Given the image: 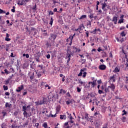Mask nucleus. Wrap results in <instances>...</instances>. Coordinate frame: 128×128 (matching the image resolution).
I'll return each instance as SVG.
<instances>
[{
    "instance_id": "obj_1",
    "label": "nucleus",
    "mask_w": 128,
    "mask_h": 128,
    "mask_svg": "<svg viewBox=\"0 0 128 128\" xmlns=\"http://www.w3.org/2000/svg\"><path fill=\"white\" fill-rule=\"evenodd\" d=\"M70 50H68L67 51V54L66 55V58H67V62L68 64V62H70V58L72 56V55H70Z\"/></svg>"
},
{
    "instance_id": "obj_2",
    "label": "nucleus",
    "mask_w": 128,
    "mask_h": 128,
    "mask_svg": "<svg viewBox=\"0 0 128 128\" xmlns=\"http://www.w3.org/2000/svg\"><path fill=\"white\" fill-rule=\"evenodd\" d=\"M94 118H98L100 120V118H102V114H100V112L97 111L95 112L94 114Z\"/></svg>"
},
{
    "instance_id": "obj_3",
    "label": "nucleus",
    "mask_w": 128,
    "mask_h": 128,
    "mask_svg": "<svg viewBox=\"0 0 128 128\" xmlns=\"http://www.w3.org/2000/svg\"><path fill=\"white\" fill-rule=\"evenodd\" d=\"M56 38V34H50V37L49 38V40H52V42H54V40Z\"/></svg>"
},
{
    "instance_id": "obj_4",
    "label": "nucleus",
    "mask_w": 128,
    "mask_h": 128,
    "mask_svg": "<svg viewBox=\"0 0 128 128\" xmlns=\"http://www.w3.org/2000/svg\"><path fill=\"white\" fill-rule=\"evenodd\" d=\"M108 6V4H106V2H104V4H102V8L104 12H106L108 11V9L106 8Z\"/></svg>"
},
{
    "instance_id": "obj_5",
    "label": "nucleus",
    "mask_w": 128,
    "mask_h": 128,
    "mask_svg": "<svg viewBox=\"0 0 128 128\" xmlns=\"http://www.w3.org/2000/svg\"><path fill=\"white\" fill-rule=\"evenodd\" d=\"M40 56L38 52H37L34 54V58L36 60V62H40Z\"/></svg>"
},
{
    "instance_id": "obj_6",
    "label": "nucleus",
    "mask_w": 128,
    "mask_h": 128,
    "mask_svg": "<svg viewBox=\"0 0 128 128\" xmlns=\"http://www.w3.org/2000/svg\"><path fill=\"white\" fill-rule=\"evenodd\" d=\"M99 68L101 70H104L106 68V66L104 64H101L99 66Z\"/></svg>"
},
{
    "instance_id": "obj_7",
    "label": "nucleus",
    "mask_w": 128,
    "mask_h": 128,
    "mask_svg": "<svg viewBox=\"0 0 128 128\" xmlns=\"http://www.w3.org/2000/svg\"><path fill=\"white\" fill-rule=\"evenodd\" d=\"M18 89L16 90V92H20L22 90H24V85H21L20 86L18 87Z\"/></svg>"
},
{
    "instance_id": "obj_8",
    "label": "nucleus",
    "mask_w": 128,
    "mask_h": 128,
    "mask_svg": "<svg viewBox=\"0 0 128 128\" xmlns=\"http://www.w3.org/2000/svg\"><path fill=\"white\" fill-rule=\"evenodd\" d=\"M109 88H110L111 90L113 91L114 90V88H116V86L114 84H111L110 86H108Z\"/></svg>"
},
{
    "instance_id": "obj_9",
    "label": "nucleus",
    "mask_w": 128,
    "mask_h": 128,
    "mask_svg": "<svg viewBox=\"0 0 128 128\" xmlns=\"http://www.w3.org/2000/svg\"><path fill=\"white\" fill-rule=\"evenodd\" d=\"M116 75H113L110 77V81L112 82H116Z\"/></svg>"
},
{
    "instance_id": "obj_10",
    "label": "nucleus",
    "mask_w": 128,
    "mask_h": 128,
    "mask_svg": "<svg viewBox=\"0 0 128 128\" xmlns=\"http://www.w3.org/2000/svg\"><path fill=\"white\" fill-rule=\"evenodd\" d=\"M112 22H114V24H116V22H118V17H116V16H114L113 17V18H112Z\"/></svg>"
},
{
    "instance_id": "obj_11",
    "label": "nucleus",
    "mask_w": 128,
    "mask_h": 128,
    "mask_svg": "<svg viewBox=\"0 0 128 128\" xmlns=\"http://www.w3.org/2000/svg\"><path fill=\"white\" fill-rule=\"evenodd\" d=\"M86 70V68H84V69H81L80 70V72L78 74V76H82V72H84Z\"/></svg>"
},
{
    "instance_id": "obj_12",
    "label": "nucleus",
    "mask_w": 128,
    "mask_h": 128,
    "mask_svg": "<svg viewBox=\"0 0 128 128\" xmlns=\"http://www.w3.org/2000/svg\"><path fill=\"white\" fill-rule=\"evenodd\" d=\"M12 106V104L9 102H6L5 104V108H8L10 109Z\"/></svg>"
},
{
    "instance_id": "obj_13",
    "label": "nucleus",
    "mask_w": 128,
    "mask_h": 128,
    "mask_svg": "<svg viewBox=\"0 0 128 128\" xmlns=\"http://www.w3.org/2000/svg\"><path fill=\"white\" fill-rule=\"evenodd\" d=\"M26 4L25 0H22L20 2H18V4H20V6H23V4Z\"/></svg>"
},
{
    "instance_id": "obj_14",
    "label": "nucleus",
    "mask_w": 128,
    "mask_h": 128,
    "mask_svg": "<svg viewBox=\"0 0 128 128\" xmlns=\"http://www.w3.org/2000/svg\"><path fill=\"white\" fill-rule=\"evenodd\" d=\"M78 83L80 84H82V86H83L85 88H86V82H82V80H79Z\"/></svg>"
},
{
    "instance_id": "obj_15",
    "label": "nucleus",
    "mask_w": 128,
    "mask_h": 128,
    "mask_svg": "<svg viewBox=\"0 0 128 128\" xmlns=\"http://www.w3.org/2000/svg\"><path fill=\"white\" fill-rule=\"evenodd\" d=\"M96 82V80H94L92 82H91L92 88H94Z\"/></svg>"
},
{
    "instance_id": "obj_16",
    "label": "nucleus",
    "mask_w": 128,
    "mask_h": 128,
    "mask_svg": "<svg viewBox=\"0 0 128 128\" xmlns=\"http://www.w3.org/2000/svg\"><path fill=\"white\" fill-rule=\"evenodd\" d=\"M60 120H66V115H60Z\"/></svg>"
},
{
    "instance_id": "obj_17",
    "label": "nucleus",
    "mask_w": 128,
    "mask_h": 128,
    "mask_svg": "<svg viewBox=\"0 0 128 128\" xmlns=\"http://www.w3.org/2000/svg\"><path fill=\"white\" fill-rule=\"evenodd\" d=\"M2 114H3V118H4L6 116H8V113L4 110H2Z\"/></svg>"
},
{
    "instance_id": "obj_18",
    "label": "nucleus",
    "mask_w": 128,
    "mask_h": 128,
    "mask_svg": "<svg viewBox=\"0 0 128 128\" xmlns=\"http://www.w3.org/2000/svg\"><path fill=\"white\" fill-rule=\"evenodd\" d=\"M72 100H68L66 101V104H68H68H72Z\"/></svg>"
},
{
    "instance_id": "obj_19",
    "label": "nucleus",
    "mask_w": 128,
    "mask_h": 128,
    "mask_svg": "<svg viewBox=\"0 0 128 128\" xmlns=\"http://www.w3.org/2000/svg\"><path fill=\"white\" fill-rule=\"evenodd\" d=\"M60 106H58L56 108V114H58V112H60Z\"/></svg>"
},
{
    "instance_id": "obj_20",
    "label": "nucleus",
    "mask_w": 128,
    "mask_h": 128,
    "mask_svg": "<svg viewBox=\"0 0 128 128\" xmlns=\"http://www.w3.org/2000/svg\"><path fill=\"white\" fill-rule=\"evenodd\" d=\"M104 92L106 94V92H110V88H108V86L105 88Z\"/></svg>"
},
{
    "instance_id": "obj_21",
    "label": "nucleus",
    "mask_w": 128,
    "mask_h": 128,
    "mask_svg": "<svg viewBox=\"0 0 128 128\" xmlns=\"http://www.w3.org/2000/svg\"><path fill=\"white\" fill-rule=\"evenodd\" d=\"M91 34H96V28L90 32Z\"/></svg>"
},
{
    "instance_id": "obj_22",
    "label": "nucleus",
    "mask_w": 128,
    "mask_h": 128,
    "mask_svg": "<svg viewBox=\"0 0 128 128\" xmlns=\"http://www.w3.org/2000/svg\"><path fill=\"white\" fill-rule=\"evenodd\" d=\"M114 72H120V68L118 67H116L114 70Z\"/></svg>"
},
{
    "instance_id": "obj_23",
    "label": "nucleus",
    "mask_w": 128,
    "mask_h": 128,
    "mask_svg": "<svg viewBox=\"0 0 128 128\" xmlns=\"http://www.w3.org/2000/svg\"><path fill=\"white\" fill-rule=\"evenodd\" d=\"M54 94H52V93H50L48 98H54Z\"/></svg>"
},
{
    "instance_id": "obj_24",
    "label": "nucleus",
    "mask_w": 128,
    "mask_h": 128,
    "mask_svg": "<svg viewBox=\"0 0 128 128\" xmlns=\"http://www.w3.org/2000/svg\"><path fill=\"white\" fill-rule=\"evenodd\" d=\"M41 86H44L45 88H48V84H46V83L42 82L41 83Z\"/></svg>"
},
{
    "instance_id": "obj_25",
    "label": "nucleus",
    "mask_w": 128,
    "mask_h": 128,
    "mask_svg": "<svg viewBox=\"0 0 128 128\" xmlns=\"http://www.w3.org/2000/svg\"><path fill=\"white\" fill-rule=\"evenodd\" d=\"M31 8L34 10H36V4H35Z\"/></svg>"
},
{
    "instance_id": "obj_26",
    "label": "nucleus",
    "mask_w": 128,
    "mask_h": 128,
    "mask_svg": "<svg viewBox=\"0 0 128 128\" xmlns=\"http://www.w3.org/2000/svg\"><path fill=\"white\" fill-rule=\"evenodd\" d=\"M73 48L74 50H76V52H80V49H78V48H76V47H74V46H73Z\"/></svg>"
},
{
    "instance_id": "obj_27",
    "label": "nucleus",
    "mask_w": 128,
    "mask_h": 128,
    "mask_svg": "<svg viewBox=\"0 0 128 128\" xmlns=\"http://www.w3.org/2000/svg\"><path fill=\"white\" fill-rule=\"evenodd\" d=\"M76 34H74L72 36H70L68 38V40H70V41H72V40H74V36Z\"/></svg>"
},
{
    "instance_id": "obj_28",
    "label": "nucleus",
    "mask_w": 128,
    "mask_h": 128,
    "mask_svg": "<svg viewBox=\"0 0 128 128\" xmlns=\"http://www.w3.org/2000/svg\"><path fill=\"white\" fill-rule=\"evenodd\" d=\"M66 90H64L62 89H61L60 92V94H66Z\"/></svg>"
},
{
    "instance_id": "obj_29",
    "label": "nucleus",
    "mask_w": 128,
    "mask_h": 128,
    "mask_svg": "<svg viewBox=\"0 0 128 128\" xmlns=\"http://www.w3.org/2000/svg\"><path fill=\"white\" fill-rule=\"evenodd\" d=\"M22 111L24 112H26V110H27L26 106H23L22 107Z\"/></svg>"
},
{
    "instance_id": "obj_30",
    "label": "nucleus",
    "mask_w": 128,
    "mask_h": 128,
    "mask_svg": "<svg viewBox=\"0 0 128 128\" xmlns=\"http://www.w3.org/2000/svg\"><path fill=\"white\" fill-rule=\"evenodd\" d=\"M86 18V15H82L80 18H79V20H83L84 18Z\"/></svg>"
},
{
    "instance_id": "obj_31",
    "label": "nucleus",
    "mask_w": 128,
    "mask_h": 128,
    "mask_svg": "<svg viewBox=\"0 0 128 128\" xmlns=\"http://www.w3.org/2000/svg\"><path fill=\"white\" fill-rule=\"evenodd\" d=\"M96 128H100V124L96 122V124H95Z\"/></svg>"
},
{
    "instance_id": "obj_32",
    "label": "nucleus",
    "mask_w": 128,
    "mask_h": 128,
    "mask_svg": "<svg viewBox=\"0 0 128 128\" xmlns=\"http://www.w3.org/2000/svg\"><path fill=\"white\" fill-rule=\"evenodd\" d=\"M28 126V121H27L25 124H23L24 128H26V126Z\"/></svg>"
},
{
    "instance_id": "obj_33",
    "label": "nucleus",
    "mask_w": 128,
    "mask_h": 128,
    "mask_svg": "<svg viewBox=\"0 0 128 128\" xmlns=\"http://www.w3.org/2000/svg\"><path fill=\"white\" fill-rule=\"evenodd\" d=\"M86 120H88V114H86L85 116V118H82V120H84V118Z\"/></svg>"
},
{
    "instance_id": "obj_34",
    "label": "nucleus",
    "mask_w": 128,
    "mask_h": 128,
    "mask_svg": "<svg viewBox=\"0 0 128 128\" xmlns=\"http://www.w3.org/2000/svg\"><path fill=\"white\" fill-rule=\"evenodd\" d=\"M3 88H4V90H8V86H3Z\"/></svg>"
},
{
    "instance_id": "obj_35",
    "label": "nucleus",
    "mask_w": 128,
    "mask_h": 128,
    "mask_svg": "<svg viewBox=\"0 0 128 128\" xmlns=\"http://www.w3.org/2000/svg\"><path fill=\"white\" fill-rule=\"evenodd\" d=\"M23 114L25 118H28V113L26 112H24Z\"/></svg>"
},
{
    "instance_id": "obj_36",
    "label": "nucleus",
    "mask_w": 128,
    "mask_h": 128,
    "mask_svg": "<svg viewBox=\"0 0 128 128\" xmlns=\"http://www.w3.org/2000/svg\"><path fill=\"white\" fill-rule=\"evenodd\" d=\"M126 118L124 117V116H122V122H126Z\"/></svg>"
},
{
    "instance_id": "obj_37",
    "label": "nucleus",
    "mask_w": 128,
    "mask_h": 128,
    "mask_svg": "<svg viewBox=\"0 0 128 128\" xmlns=\"http://www.w3.org/2000/svg\"><path fill=\"white\" fill-rule=\"evenodd\" d=\"M0 14H6V11L2 10V9H0Z\"/></svg>"
},
{
    "instance_id": "obj_38",
    "label": "nucleus",
    "mask_w": 128,
    "mask_h": 128,
    "mask_svg": "<svg viewBox=\"0 0 128 128\" xmlns=\"http://www.w3.org/2000/svg\"><path fill=\"white\" fill-rule=\"evenodd\" d=\"M76 90H77L78 92H80L82 91V89H80V88L78 87L76 88Z\"/></svg>"
},
{
    "instance_id": "obj_39",
    "label": "nucleus",
    "mask_w": 128,
    "mask_h": 128,
    "mask_svg": "<svg viewBox=\"0 0 128 128\" xmlns=\"http://www.w3.org/2000/svg\"><path fill=\"white\" fill-rule=\"evenodd\" d=\"M16 7H14V6L12 7V9L11 10V12H15L16 10H15Z\"/></svg>"
},
{
    "instance_id": "obj_40",
    "label": "nucleus",
    "mask_w": 128,
    "mask_h": 128,
    "mask_svg": "<svg viewBox=\"0 0 128 128\" xmlns=\"http://www.w3.org/2000/svg\"><path fill=\"white\" fill-rule=\"evenodd\" d=\"M44 128H48V124L46 123H44L42 125Z\"/></svg>"
},
{
    "instance_id": "obj_41",
    "label": "nucleus",
    "mask_w": 128,
    "mask_h": 128,
    "mask_svg": "<svg viewBox=\"0 0 128 128\" xmlns=\"http://www.w3.org/2000/svg\"><path fill=\"white\" fill-rule=\"evenodd\" d=\"M123 114H122V116H124V114H126V112L125 110H122Z\"/></svg>"
},
{
    "instance_id": "obj_42",
    "label": "nucleus",
    "mask_w": 128,
    "mask_h": 128,
    "mask_svg": "<svg viewBox=\"0 0 128 128\" xmlns=\"http://www.w3.org/2000/svg\"><path fill=\"white\" fill-rule=\"evenodd\" d=\"M4 73L6 74H10V72H8V70L5 69L4 70Z\"/></svg>"
},
{
    "instance_id": "obj_43",
    "label": "nucleus",
    "mask_w": 128,
    "mask_h": 128,
    "mask_svg": "<svg viewBox=\"0 0 128 128\" xmlns=\"http://www.w3.org/2000/svg\"><path fill=\"white\" fill-rule=\"evenodd\" d=\"M124 22V19H120L119 20L118 24H122Z\"/></svg>"
},
{
    "instance_id": "obj_44",
    "label": "nucleus",
    "mask_w": 128,
    "mask_h": 128,
    "mask_svg": "<svg viewBox=\"0 0 128 128\" xmlns=\"http://www.w3.org/2000/svg\"><path fill=\"white\" fill-rule=\"evenodd\" d=\"M122 36H126V34H124V32H122L120 34Z\"/></svg>"
},
{
    "instance_id": "obj_45",
    "label": "nucleus",
    "mask_w": 128,
    "mask_h": 128,
    "mask_svg": "<svg viewBox=\"0 0 128 128\" xmlns=\"http://www.w3.org/2000/svg\"><path fill=\"white\" fill-rule=\"evenodd\" d=\"M98 92L99 94H104V92H102V90H98Z\"/></svg>"
},
{
    "instance_id": "obj_46",
    "label": "nucleus",
    "mask_w": 128,
    "mask_h": 128,
    "mask_svg": "<svg viewBox=\"0 0 128 128\" xmlns=\"http://www.w3.org/2000/svg\"><path fill=\"white\" fill-rule=\"evenodd\" d=\"M54 22V20L52 19V18H51L50 22V24L51 26L52 25V22Z\"/></svg>"
},
{
    "instance_id": "obj_47",
    "label": "nucleus",
    "mask_w": 128,
    "mask_h": 128,
    "mask_svg": "<svg viewBox=\"0 0 128 128\" xmlns=\"http://www.w3.org/2000/svg\"><path fill=\"white\" fill-rule=\"evenodd\" d=\"M90 18L92 20V18H94V14H91L89 16Z\"/></svg>"
},
{
    "instance_id": "obj_48",
    "label": "nucleus",
    "mask_w": 128,
    "mask_h": 128,
    "mask_svg": "<svg viewBox=\"0 0 128 128\" xmlns=\"http://www.w3.org/2000/svg\"><path fill=\"white\" fill-rule=\"evenodd\" d=\"M88 26H90V28L92 26V22L90 21H88Z\"/></svg>"
},
{
    "instance_id": "obj_49",
    "label": "nucleus",
    "mask_w": 128,
    "mask_h": 128,
    "mask_svg": "<svg viewBox=\"0 0 128 128\" xmlns=\"http://www.w3.org/2000/svg\"><path fill=\"white\" fill-rule=\"evenodd\" d=\"M36 106H42V104H40V102H36Z\"/></svg>"
},
{
    "instance_id": "obj_50",
    "label": "nucleus",
    "mask_w": 128,
    "mask_h": 128,
    "mask_svg": "<svg viewBox=\"0 0 128 128\" xmlns=\"http://www.w3.org/2000/svg\"><path fill=\"white\" fill-rule=\"evenodd\" d=\"M85 76H86V72H84L83 73L82 78H84Z\"/></svg>"
},
{
    "instance_id": "obj_51",
    "label": "nucleus",
    "mask_w": 128,
    "mask_h": 128,
    "mask_svg": "<svg viewBox=\"0 0 128 128\" xmlns=\"http://www.w3.org/2000/svg\"><path fill=\"white\" fill-rule=\"evenodd\" d=\"M38 68H40V70H42V68H44V66L42 65H38Z\"/></svg>"
},
{
    "instance_id": "obj_52",
    "label": "nucleus",
    "mask_w": 128,
    "mask_h": 128,
    "mask_svg": "<svg viewBox=\"0 0 128 128\" xmlns=\"http://www.w3.org/2000/svg\"><path fill=\"white\" fill-rule=\"evenodd\" d=\"M98 84H100L102 83V80H99L97 81Z\"/></svg>"
},
{
    "instance_id": "obj_53",
    "label": "nucleus",
    "mask_w": 128,
    "mask_h": 128,
    "mask_svg": "<svg viewBox=\"0 0 128 128\" xmlns=\"http://www.w3.org/2000/svg\"><path fill=\"white\" fill-rule=\"evenodd\" d=\"M12 128H16V124H12V125L11 126Z\"/></svg>"
},
{
    "instance_id": "obj_54",
    "label": "nucleus",
    "mask_w": 128,
    "mask_h": 128,
    "mask_svg": "<svg viewBox=\"0 0 128 128\" xmlns=\"http://www.w3.org/2000/svg\"><path fill=\"white\" fill-rule=\"evenodd\" d=\"M5 40H6V42H10V38H5Z\"/></svg>"
},
{
    "instance_id": "obj_55",
    "label": "nucleus",
    "mask_w": 128,
    "mask_h": 128,
    "mask_svg": "<svg viewBox=\"0 0 128 128\" xmlns=\"http://www.w3.org/2000/svg\"><path fill=\"white\" fill-rule=\"evenodd\" d=\"M68 118H70V120H72V116L71 114H70V116H68Z\"/></svg>"
},
{
    "instance_id": "obj_56",
    "label": "nucleus",
    "mask_w": 128,
    "mask_h": 128,
    "mask_svg": "<svg viewBox=\"0 0 128 128\" xmlns=\"http://www.w3.org/2000/svg\"><path fill=\"white\" fill-rule=\"evenodd\" d=\"M49 14H50L51 16H52V14H54V12H52V11L50 10L49 12Z\"/></svg>"
},
{
    "instance_id": "obj_57",
    "label": "nucleus",
    "mask_w": 128,
    "mask_h": 128,
    "mask_svg": "<svg viewBox=\"0 0 128 128\" xmlns=\"http://www.w3.org/2000/svg\"><path fill=\"white\" fill-rule=\"evenodd\" d=\"M98 52H102V48L100 47H99L98 49Z\"/></svg>"
},
{
    "instance_id": "obj_58",
    "label": "nucleus",
    "mask_w": 128,
    "mask_h": 128,
    "mask_svg": "<svg viewBox=\"0 0 128 128\" xmlns=\"http://www.w3.org/2000/svg\"><path fill=\"white\" fill-rule=\"evenodd\" d=\"M47 58H50V54H48L46 56Z\"/></svg>"
},
{
    "instance_id": "obj_59",
    "label": "nucleus",
    "mask_w": 128,
    "mask_h": 128,
    "mask_svg": "<svg viewBox=\"0 0 128 128\" xmlns=\"http://www.w3.org/2000/svg\"><path fill=\"white\" fill-rule=\"evenodd\" d=\"M67 96L70 97V92H68L66 93Z\"/></svg>"
},
{
    "instance_id": "obj_60",
    "label": "nucleus",
    "mask_w": 128,
    "mask_h": 128,
    "mask_svg": "<svg viewBox=\"0 0 128 128\" xmlns=\"http://www.w3.org/2000/svg\"><path fill=\"white\" fill-rule=\"evenodd\" d=\"M74 52H70V56H74Z\"/></svg>"
},
{
    "instance_id": "obj_61",
    "label": "nucleus",
    "mask_w": 128,
    "mask_h": 128,
    "mask_svg": "<svg viewBox=\"0 0 128 128\" xmlns=\"http://www.w3.org/2000/svg\"><path fill=\"white\" fill-rule=\"evenodd\" d=\"M0 22V24H4V20H1Z\"/></svg>"
},
{
    "instance_id": "obj_62",
    "label": "nucleus",
    "mask_w": 128,
    "mask_h": 128,
    "mask_svg": "<svg viewBox=\"0 0 128 128\" xmlns=\"http://www.w3.org/2000/svg\"><path fill=\"white\" fill-rule=\"evenodd\" d=\"M68 122H69V124H74V121L72 120H70Z\"/></svg>"
},
{
    "instance_id": "obj_63",
    "label": "nucleus",
    "mask_w": 128,
    "mask_h": 128,
    "mask_svg": "<svg viewBox=\"0 0 128 128\" xmlns=\"http://www.w3.org/2000/svg\"><path fill=\"white\" fill-rule=\"evenodd\" d=\"M86 34L87 38H88V31H86Z\"/></svg>"
},
{
    "instance_id": "obj_64",
    "label": "nucleus",
    "mask_w": 128,
    "mask_h": 128,
    "mask_svg": "<svg viewBox=\"0 0 128 128\" xmlns=\"http://www.w3.org/2000/svg\"><path fill=\"white\" fill-rule=\"evenodd\" d=\"M6 96H10V92H6L5 93Z\"/></svg>"
}]
</instances>
